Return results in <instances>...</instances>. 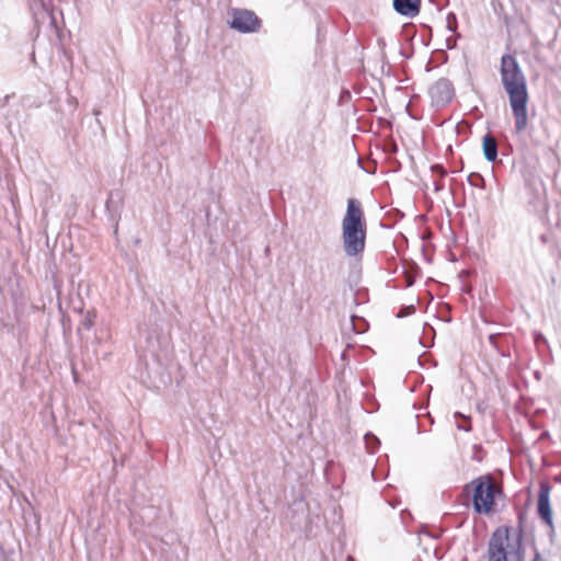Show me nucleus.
Returning <instances> with one entry per match:
<instances>
[{
  "mask_svg": "<svg viewBox=\"0 0 561 561\" xmlns=\"http://www.w3.org/2000/svg\"><path fill=\"white\" fill-rule=\"evenodd\" d=\"M501 82L504 91L507 93L510 106L514 116V127L517 134L526 130L528 125L529 101L527 80L517 59L505 54L501 58L500 66Z\"/></svg>",
  "mask_w": 561,
  "mask_h": 561,
  "instance_id": "1",
  "label": "nucleus"
},
{
  "mask_svg": "<svg viewBox=\"0 0 561 561\" xmlns=\"http://www.w3.org/2000/svg\"><path fill=\"white\" fill-rule=\"evenodd\" d=\"M367 226L362 204L348 198L346 213L342 219L343 249L347 256L362 254L366 247Z\"/></svg>",
  "mask_w": 561,
  "mask_h": 561,
  "instance_id": "2",
  "label": "nucleus"
},
{
  "mask_svg": "<svg viewBox=\"0 0 561 561\" xmlns=\"http://www.w3.org/2000/svg\"><path fill=\"white\" fill-rule=\"evenodd\" d=\"M523 530L520 526L497 527L488 545V561H522Z\"/></svg>",
  "mask_w": 561,
  "mask_h": 561,
  "instance_id": "3",
  "label": "nucleus"
},
{
  "mask_svg": "<svg viewBox=\"0 0 561 561\" xmlns=\"http://www.w3.org/2000/svg\"><path fill=\"white\" fill-rule=\"evenodd\" d=\"M470 490H472V506L478 514H489L494 505L496 493H501L491 474L480 476L466 484L463 491Z\"/></svg>",
  "mask_w": 561,
  "mask_h": 561,
  "instance_id": "4",
  "label": "nucleus"
},
{
  "mask_svg": "<svg viewBox=\"0 0 561 561\" xmlns=\"http://www.w3.org/2000/svg\"><path fill=\"white\" fill-rule=\"evenodd\" d=\"M228 25L240 33H255L261 27L257 15L247 9H233Z\"/></svg>",
  "mask_w": 561,
  "mask_h": 561,
  "instance_id": "5",
  "label": "nucleus"
},
{
  "mask_svg": "<svg viewBox=\"0 0 561 561\" xmlns=\"http://www.w3.org/2000/svg\"><path fill=\"white\" fill-rule=\"evenodd\" d=\"M431 104L435 107L447 105L455 96V89L450 80L440 78L428 90Z\"/></svg>",
  "mask_w": 561,
  "mask_h": 561,
  "instance_id": "6",
  "label": "nucleus"
},
{
  "mask_svg": "<svg viewBox=\"0 0 561 561\" xmlns=\"http://www.w3.org/2000/svg\"><path fill=\"white\" fill-rule=\"evenodd\" d=\"M550 491L551 488L548 483L543 482L539 485L538 491V515L540 518L551 528L553 529V517L552 510L550 505Z\"/></svg>",
  "mask_w": 561,
  "mask_h": 561,
  "instance_id": "7",
  "label": "nucleus"
},
{
  "mask_svg": "<svg viewBox=\"0 0 561 561\" xmlns=\"http://www.w3.org/2000/svg\"><path fill=\"white\" fill-rule=\"evenodd\" d=\"M28 2L36 21L49 18L51 22H55L53 0H28Z\"/></svg>",
  "mask_w": 561,
  "mask_h": 561,
  "instance_id": "8",
  "label": "nucleus"
},
{
  "mask_svg": "<svg viewBox=\"0 0 561 561\" xmlns=\"http://www.w3.org/2000/svg\"><path fill=\"white\" fill-rule=\"evenodd\" d=\"M421 0H393L394 10L401 15L413 18L420 12Z\"/></svg>",
  "mask_w": 561,
  "mask_h": 561,
  "instance_id": "9",
  "label": "nucleus"
},
{
  "mask_svg": "<svg viewBox=\"0 0 561 561\" xmlns=\"http://www.w3.org/2000/svg\"><path fill=\"white\" fill-rule=\"evenodd\" d=\"M484 158L489 162H494L497 158V141L493 135L488 133L482 140Z\"/></svg>",
  "mask_w": 561,
  "mask_h": 561,
  "instance_id": "10",
  "label": "nucleus"
},
{
  "mask_svg": "<svg viewBox=\"0 0 561 561\" xmlns=\"http://www.w3.org/2000/svg\"><path fill=\"white\" fill-rule=\"evenodd\" d=\"M96 314L94 311H87L80 322L79 330L84 328L85 330L92 329L95 323Z\"/></svg>",
  "mask_w": 561,
  "mask_h": 561,
  "instance_id": "11",
  "label": "nucleus"
},
{
  "mask_svg": "<svg viewBox=\"0 0 561 561\" xmlns=\"http://www.w3.org/2000/svg\"><path fill=\"white\" fill-rule=\"evenodd\" d=\"M468 183L473 187H484V179L479 173H470L468 176Z\"/></svg>",
  "mask_w": 561,
  "mask_h": 561,
  "instance_id": "12",
  "label": "nucleus"
},
{
  "mask_svg": "<svg viewBox=\"0 0 561 561\" xmlns=\"http://www.w3.org/2000/svg\"><path fill=\"white\" fill-rule=\"evenodd\" d=\"M447 28L449 32L455 33L457 30V16L455 13L449 12L446 16Z\"/></svg>",
  "mask_w": 561,
  "mask_h": 561,
  "instance_id": "13",
  "label": "nucleus"
},
{
  "mask_svg": "<svg viewBox=\"0 0 561 561\" xmlns=\"http://www.w3.org/2000/svg\"><path fill=\"white\" fill-rule=\"evenodd\" d=\"M458 417L463 419L467 422V424H458L457 428L460 431L470 432L471 431L470 419L459 412H456L455 419H458Z\"/></svg>",
  "mask_w": 561,
  "mask_h": 561,
  "instance_id": "14",
  "label": "nucleus"
},
{
  "mask_svg": "<svg viewBox=\"0 0 561 561\" xmlns=\"http://www.w3.org/2000/svg\"><path fill=\"white\" fill-rule=\"evenodd\" d=\"M365 442H366V445H367V448L369 449V453H375V447H370V442H374L375 445H378L379 444V440L376 436H374L373 434H367L365 435Z\"/></svg>",
  "mask_w": 561,
  "mask_h": 561,
  "instance_id": "15",
  "label": "nucleus"
},
{
  "mask_svg": "<svg viewBox=\"0 0 561 561\" xmlns=\"http://www.w3.org/2000/svg\"><path fill=\"white\" fill-rule=\"evenodd\" d=\"M431 171L433 173H437L439 175L440 179H443L444 176H446L447 172L445 170V168L442 165V164H433L431 167Z\"/></svg>",
  "mask_w": 561,
  "mask_h": 561,
  "instance_id": "16",
  "label": "nucleus"
},
{
  "mask_svg": "<svg viewBox=\"0 0 561 561\" xmlns=\"http://www.w3.org/2000/svg\"><path fill=\"white\" fill-rule=\"evenodd\" d=\"M435 192H440L444 190V183L440 180H436L433 183Z\"/></svg>",
  "mask_w": 561,
  "mask_h": 561,
  "instance_id": "17",
  "label": "nucleus"
},
{
  "mask_svg": "<svg viewBox=\"0 0 561 561\" xmlns=\"http://www.w3.org/2000/svg\"><path fill=\"white\" fill-rule=\"evenodd\" d=\"M535 341L536 343H538L539 341H542L545 343L547 342L546 337L541 333L536 334Z\"/></svg>",
  "mask_w": 561,
  "mask_h": 561,
  "instance_id": "18",
  "label": "nucleus"
},
{
  "mask_svg": "<svg viewBox=\"0 0 561 561\" xmlns=\"http://www.w3.org/2000/svg\"><path fill=\"white\" fill-rule=\"evenodd\" d=\"M496 337H497V335H495V334H491V335L489 336V341H490V343L494 345V344H495V340H496Z\"/></svg>",
  "mask_w": 561,
  "mask_h": 561,
  "instance_id": "19",
  "label": "nucleus"
},
{
  "mask_svg": "<svg viewBox=\"0 0 561 561\" xmlns=\"http://www.w3.org/2000/svg\"><path fill=\"white\" fill-rule=\"evenodd\" d=\"M355 320H356V318H355L354 316H352V318H351V324H352V328H353L354 330H355V325H356V324H355Z\"/></svg>",
  "mask_w": 561,
  "mask_h": 561,
  "instance_id": "20",
  "label": "nucleus"
},
{
  "mask_svg": "<svg viewBox=\"0 0 561 561\" xmlns=\"http://www.w3.org/2000/svg\"><path fill=\"white\" fill-rule=\"evenodd\" d=\"M533 561H541L539 553H536L535 559Z\"/></svg>",
  "mask_w": 561,
  "mask_h": 561,
  "instance_id": "21",
  "label": "nucleus"
},
{
  "mask_svg": "<svg viewBox=\"0 0 561 561\" xmlns=\"http://www.w3.org/2000/svg\"><path fill=\"white\" fill-rule=\"evenodd\" d=\"M377 445L374 444V442H370V447H375L376 448Z\"/></svg>",
  "mask_w": 561,
  "mask_h": 561,
  "instance_id": "22",
  "label": "nucleus"
}]
</instances>
